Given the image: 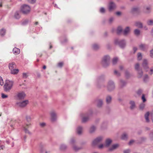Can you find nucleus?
<instances>
[{"label":"nucleus","mask_w":153,"mask_h":153,"mask_svg":"<svg viewBox=\"0 0 153 153\" xmlns=\"http://www.w3.org/2000/svg\"><path fill=\"white\" fill-rule=\"evenodd\" d=\"M13 82L8 80H6L4 85V90L6 91H9L12 88Z\"/></svg>","instance_id":"obj_1"},{"label":"nucleus","mask_w":153,"mask_h":153,"mask_svg":"<svg viewBox=\"0 0 153 153\" xmlns=\"http://www.w3.org/2000/svg\"><path fill=\"white\" fill-rule=\"evenodd\" d=\"M26 96V94L23 91H20L17 93L15 97L17 100H21L24 99Z\"/></svg>","instance_id":"obj_2"},{"label":"nucleus","mask_w":153,"mask_h":153,"mask_svg":"<svg viewBox=\"0 0 153 153\" xmlns=\"http://www.w3.org/2000/svg\"><path fill=\"white\" fill-rule=\"evenodd\" d=\"M21 10L24 14H27L30 13V8L28 5L25 4L22 6Z\"/></svg>","instance_id":"obj_3"},{"label":"nucleus","mask_w":153,"mask_h":153,"mask_svg":"<svg viewBox=\"0 0 153 153\" xmlns=\"http://www.w3.org/2000/svg\"><path fill=\"white\" fill-rule=\"evenodd\" d=\"M110 58L108 56H106L102 59V63L103 66L105 67L108 65L109 63Z\"/></svg>","instance_id":"obj_4"},{"label":"nucleus","mask_w":153,"mask_h":153,"mask_svg":"<svg viewBox=\"0 0 153 153\" xmlns=\"http://www.w3.org/2000/svg\"><path fill=\"white\" fill-rule=\"evenodd\" d=\"M28 103V100H25L21 102H16V104L19 107L23 108L26 106Z\"/></svg>","instance_id":"obj_5"},{"label":"nucleus","mask_w":153,"mask_h":153,"mask_svg":"<svg viewBox=\"0 0 153 153\" xmlns=\"http://www.w3.org/2000/svg\"><path fill=\"white\" fill-rule=\"evenodd\" d=\"M114 43L118 45L121 48H123L126 46V42L124 40L119 41L118 39H116L114 41Z\"/></svg>","instance_id":"obj_6"},{"label":"nucleus","mask_w":153,"mask_h":153,"mask_svg":"<svg viewBox=\"0 0 153 153\" xmlns=\"http://www.w3.org/2000/svg\"><path fill=\"white\" fill-rule=\"evenodd\" d=\"M140 65L138 63H136L135 65V69L138 71V77L140 78L142 76L143 72L141 70H139Z\"/></svg>","instance_id":"obj_7"},{"label":"nucleus","mask_w":153,"mask_h":153,"mask_svg":"<svg viewBox=\"0 0 153 153\" xmlns=\"http://www.w3.org/2000/svg\"><path fill=\"white\" fill-rule=\"evenodd\" d=\"M103 140V137H99L94 140L92 142L93 145H96L101 142Z\"/></svg>","instance_id":"obj_8"},{"label":"nucleus","mask_w":153,"mask_h":153,"mask_svg":"<svg viewBox=\"0 0 153 153\" xmlns=\"http://www.w3.org/2000/svg\"><path fill=\"white\" fill-rule=\"evenodd\" d=\"M75 141L74 139L71 140L70 142V144L72 146L73 150L75 151H77L81 149L80 147H78L75 144Z\"/></svg>","instance_id":"obj_9"},{"label":"nucleus","mask_w":153,"mask_h":153,"mask_svg":"<svg viewBox=\"0 0 153 153\" xmlns=\"http://www.w3.org/2000/svg\"><path fill=\"white\" fill-rule=\"evenodd\" d=\"M142 65L143 68L146 71H147L149 68V67L148 65V62L147 60L146 59H143Z\"/></svg>","instance_id":"obj_10"},{"label":"nucleus","mask_w":153,"mask_h":153,"mask_svg":"<svg viewBox=\"0 0 153 153\" xmlns=\"http://www.w3.org/2000/svg\"><path fill=\"white\" fill-rule=\"evenodd\" d=\"M114 85L112 81H109L108 84V90L111 91L114 88Z\"/></svg>","instance_id":"obj_11"},{"label":"nucleus","mask_w":153,"mask_h":153,"mask_svg":"<svg viewBox=\"0 0 153 153\" xmlns=\"http://www.w3.org/2000/svg\"><path fill=\"white\" fill-rule=\"evenodd\" d=\"M148 48V46L145 44H141L139 45V48L140 50L144 51Z\"/></svg>","instance_id":"obj_12"},{"label":"nucleus","mask_w":153,"mask_h":153,"mask_svg":"<svg viewBox=\"0 0 153 153\" xmlns=\"http://www.w3.org/2000/svg\"><path fill=\"white\" fill-rule=\"evenodd\" d=\"M51 120L52 121H55L56 118V115L55 112L52 111L51 113Z\"/></svg>","instance_id":"obj_13"},{"label":"nucleus","mask_w":153,"mask_h":153,"mask_svg":"<svg viewBox=\"0 0 153 153\" xmlns=\"http://www.w3.org/2000/svg\"><path fill=\"white\" fill-rule=\"evenodd\" d=\"M115 7V4L112 1H111L109 2L108 5V8L110 11L113 10Z\"/></svg>","instance_id":"obj_14"},{"label":"nucleus","mask_w":153,"mask_h":153,"mask_svg":"<svg viewBox=\"0 0 153 153\" xmlns=\"http://www.w3.org/2000/svg\"><path fill=\"white\" fill-rule=\"evenodd\" d=\"M16 63L14 62H11L9 63L8 64V67L10 70H12V69L13 68H16Z\"/></svg>","instance_id":"obj_15"},{"label":"nucleus","mask_w":153,"mask_h":153,"mask_svg":"<svg viewBox=\"0 0 153 153\" xmlns=\"http://www.w3.org/2000/svg\"><path fill=\"white\" fill-rule=\"evenodd\" d=\"M151 7L150 6H146L144 8V11L145 13H149L151 11Z\"/></svg>","instance_id":"obj_16"},{"label":"nucleus","mask_w":153,"mask_h":153,"mask_svg":"<svg viewBox=\"0 0 153 153\" xmlns=\"http://www.w3.org/2000/svg\"><path fill=\"white\" fill-rule=\"evenodd\" d=\"M119 145L117 144H114L109 148V151H112L117 148L119 147Z\"/></svg>","instance_id":"obj_17"},{"label":"nucleus","mask_w":153,"mask_h":153,"mask_svg":"<svg viewBox=\"0 0 153 153\" xmlns=\"http://www.w3.org/2000/svg\"><path fill=\"white\" fill-rule=\"evenodd\" d=\"M10 71L11 74L14 75L17 74L19 71L18 69L16 68H13Z\"/></svg>","instance_id":"obj_18"},{"label":"nucleus","mask_w":153,"mask_h":153,"mask_svg":"<svg viewBox=\"0 0 153 153\" xmlns=\"http://www.w3.org/2000/svg\"><path fill=\"white\" fill-rule=\"evenodd\" d=\"M30 125V123H29L28 124H26L25 126H23V129L25 131V132L27 133H28L29 134H30V132L29 131L27 128V127H28Z\"/></svg>","instance_id":"obj_19"},{"label":"nucleus","mask_w":153,"mask_h":153,"mask_svg":"<svg viewBox=\"0 0 153 153\" xmlns=\"http://www.w3.org/2000/svg\"><path fill=\"white\" fill-rule=\"evenodd\" d=\"M13 53L15 55L19 54L20 52V50L16 47L14 48L13 50Z\"/></svg>","instance_id":"obj_20"},{"label":"nucleus","mask_w":153,"mask_h":153,"mask_svg":"<svg viewBox=\"0 0 153 153\" xmlns=\"http://www.w3.org/2000/svg\"><path fill=\"white\" fill-rule=\"evenodd\" d=\"M112 140L110 139H107L105 141V147H108L111 144Z\"/></svg>","instance_id":"obj_21"},{"label":"nucleus","mask_w":153,"mask_h":153,"mask_svg":"<svg viewBox=\"0 0 153 153\" xmlns=\"http://www.w3.org/2000/svg\"><path fill=\"white\" fill-rule=\"evenodd\" d=\"M130 31V29L129 27H127L124 30L123 33L124 35H127L129 33Z\"/></svg>","instance_id":"obj_22"},{"label":"nucleus","mask_w":153,"mask_h":153,"mask_svg":"<svg viewBox=\"0 0 153 153\" xmlns=\"http://www.w3.org/2000/svg\"><path fill=\"white\" fill-rule=\"evenodd\" d=\"M134 25L138 27V28H141L143 27L142 23L139 22H135Z\"/></svg>","instance_id":"obj_23"},{"label":"nucleus","mask_w":153,"mask_h":153,"mask_svg":"<svg viewBox=\"0 0 153 153\" xmlns=\"http://www.w3.org/2000/svg\"><path fill=\"white\" fill-rule=\"evenodd\" d=\"M82 128L81 126H79L76 129V131L77 133L78 134H81L82 132Z\"/></svg>","instance_id":"obj_24"},{"label":"nucleus","mask_w":153,"mask_h":153,"mask_svg":"<svg viewBox=\"0 0 153 153\" xmlns=\"http://www.w3.org/2000/svg\"><path fill=\"white\" fill-rule=\"evenodd\" d=\"M82 117V122L83 123L87 121L89 119V117H88L86 116H83L82 115H81Z\"/></svg>","instance_id":"obj_25"},{"label":"nucleus","mask_w":153,"mask_h":153,"mask_svg":"<svg viewBox=\"0 0 153 153\" xmlns=\"http://www.w3.org/2000/svg\"><path fill=\"white\" fill-rule=\"evenodd\" d=\"M96 102L97 103V106L99 107L101 106L102 104V101L101 100H97Z\"/></svg>","instance_id":"obj_26"},{"label":"nucleus","mask_w":153,"mask_h":153,"mask_svg":"<svg viewBox=\"0 0 153 153\" xmlns=\"http://www.w3.org/2000/svg\"><path fill=\"white\" fill-rule=\"evenodd\" d=\"M149 113L148 112H147L145 115V118L147 122H149Z\"/></svg>","instance_id":"obj_27"},{"label":"nucleus","mask_w":153,"mask_h":153,"mask_svg":"<svg viewBox=\"0 0 153 153\" xmlns=\"http://www.w3.org/2000/svg\"><path fill=\"white\" fill-rule=\"evenodd\" d=\"M14 17L16 19H19L20 17V16L19 14V12H16L14 15Z\"/></svg>","instance_id":"obj_28"},{"label":"nucleus","mask_w":153,"mask_h":153,"mask_svg":"<svg viewBox=\"0 0 153 153\" xmlns=\"http://www.w3.org/2000/svg\"><path fill=\"white\" fill-rule=\"evenodd\" d=\"M134 33L135 35L138 36L140 34V31L138 29H136L134 31Z\"/></svg>","instance_id":"obj_29"},{"label":"nucleus","mask_w":153,"mask_h":153,"mask_svg":"<svg viewBox=\"0 0 153 153\" xmlns=\"http://www.w3.org/2000/svg\"><path fill=\"white\" fill-rule=\"evenodd\" d=\"M147 24L149 25H153V19H149L147 20Z\"/></svg>","instance_id":"obj_30"},{"label":"nucleus","mask_w":153,"mask_h":153,"mask_svg":"<svg viewBox=\"0 0 153 153\" xmlns=\"http://www.w3.org/2000/svg\"><path fill=\"white\" fill-rule=\"evenodd\" d=\"M142 58V55L140 53H138L137 55V59L138 60H140Z\"/></svg>","instance_id":"obj_31"},{"label":"nucleus","mask_w":153,"mask_h":153,"mask_svg":"<svg viewBox=\"0 0 153 153\" xmlns=\"http://www.w3.org/2000/svg\"><path fill=\"white\" fill-rule=\"evenodd\" d=\"M130 104L131 105L130 108L131 109H133L135 107V104L134 101H131L130 102Z\"/></svg>","instance_id":"obj_32"},{"label":"nucleus","mask_w":153,"mask_h":153,"mask_svg":"<svg viewBox=\"0 0 153 153\" xmlns=\"http://www.w3.org/2000/svg\"><path fill=\"white\" fill-rule=\"evenodd\" d=\"M122 31V28L121 27H119L117 29V33L119 34Z\"/></svg>","instance_id":"obj_33"},{"label":"nucleus","mask_w":153,"mask_h":153,"mask_svg":"<svg viewBox=\"0 0 153 153\" xmlns=\"http://www.w3.org/2000/svg\"><path fill=\"white\" fill-rule=\"evenodd\" d=\"M118 60V59L117 57H115L113 58L112 60V63L113 65H115Z\"/></svg>","instance_id":"obj_34"},{"label":"nucleus","mask_w":153,"mask_h":153,"mask_svg":"<svg viewBox=\"0 0 153 153\" xmlns=\"http://www.w3.org/2000/svg\"><path fill=\"white\" fill-rule=\"evenodd\" d=\"M121 138L123 140H125L127 138V135L126 133H124L122 135L121 137Z\"/></svg>","instance_id":"obj_35"},{"label":"nucleus","mask_w":153,"mask_h":153,"mask_svg":"<svg viewBox=\"0 0 153 153\" xmlns=\"http://www.w3.org/2000/svg\"><path fill=\"white\" fill-rule=\"evenodd\" d=\"M96 128L94 126L91 127L90 129V132L91 133L93 132L95 130Z\"/></svg>","instance_id":"obj_36"},{"label":"nucleus","mask_w":153,"mask_h":153,"mask_svg":"<svg viewBox=\"0 0 153 153\" xmlns=\"http://www.w3.org/2000/svg\"><path fill=\"white\" fill-rule=\"evenodd\" d=\"M5 33V30L2 29L0 30V34L1 36L4 35Z\"/></svg>","instance_id":"obj_37"},{"label":"nucleus","mask_w":153,"mask_h":153,"mask_svg":"<svg viewBox=\"0 0 153 153\" xmlns=\"http://www.w3.org/2000/svg\"><path fill=\"white\" fill-rule=\"evenodd\" d=\"M111 97L110 96L107 97L106 98V102L107 103H109L111 100Z\"/></svg>","instance_id":"obj_38"},{"label":"nucleus","mask_w":153,"mask_h":153,"mask_svg":"<svg viewBox=\"0 0 153 153\" xmlns=\"http://www.w3.org/2000/svg\"><path fill=\"white\" fill-rule=\"evenodd\" d=\"M139 10V8L137 7H133L131 10V11L132 12H137Z\"/></svg>","instance_id":"obj_39"},{"label":"nucleus","mask_w":153,"mask_h":153,"mask_svg":"<svg viewBox=\"0 0 153 153\" xmlns=\"http://www.w3.org/2000/svg\"><path fill=\"white\" fill-rule=\"evenodd\" d=\"M28 22L29 21L28 20L25 19L22 22V24L23 25H25L28 23Z\"/></svg>","instance_id":"obj_40"},{"label":"nucleus","mask_w":153,"mask_h":153,"mask_svg":"<svg viewBox=\"0 0 153 153\" xmlns=\"http://www.w3.org/2000/svg\"><path fill=\"white\" fill-rule=\"evenodd\" d=\"M66 148V146L63 144H62L61 145L60 147V149L61 150H63L65 149Z\"/></svg>","instance_id":"obj_41"},{"label":"nucleus","mask_w":153,"mask_h":153,"mask_svg":"<svg viewBox=\"0 0 153 153\" xmlns=\"http://www.w3.org/2000/svg\"><path fill=\"white\" fill-rule=\"evenodd\" d=\"M1 97L3 99H5L7 98L8 97L7 95L3 93H2L1 94Z\"/></svg>","instance_id":"obj_42"},{"label":"nucleus","mask_w":153,"mask_h":153,"mask_svg":"<svg viewBox=\"0 0 153 153\" xmlns=\"http://www.w3.org/2000/svg\"><path fill=\"white\" fill-rule=\"evenodd\" d=\"M149 78V77L148 75H145L143 77V80L144 81H146Z\"/></svg>","instance_id":"obj_43"},{"label":"nucleus","mask_w":153,"mask_h":153,"mask_svg":"<svg viewBox=\"0 0 153 153\" xmlns=\"http://www.w3.org/2000/svg\"><path fill=\"white\" fill-rule=\"evenodd\" d=\"M105 147V144H101L98 146V148L100 149H102Z\"/></svg>","instance_id":"obj_44"},{"label":"nucleus","mask_w":153,"mask_h":153,"mask_svg":"<svg viewBox=\"0 0 153 153\" xmlns=\"http://www.w3.org/2000/svg\"><path fill=\"white\" fill-rule=\"evenodd\" d=\"M99 48V46L97 44H94L93 46V48L95 50H96L98 49Z\"/></svg>","instance_id":"obj_45"},{"label":"nucleus","mask_w":153,"mask_h":153,"mask_svg":"<svg viewBox=\"0 0 153 153\" xmlns=\"http://www.w3.org/2000/svg\"><path fill=\"white\" fill-rule=\"evenodd\" d=\"M145 104L144 103L141 104L140 105V109L142 110L145 107Z\"/></svg>","instance_id":"obj_46"},{"label":"nucleus","mask_w":153,"mask_h":153,"mask_svg":"<svg viewBox=\"0 0 153 153\" xmlns=\"http://www.w3.org/2000/svg\"><path fill=\"white\" fill-rule=\"evenodd\" d=\"M0 84L2 85L4 84V82L2 77L0 76Z\"/></svg>","instance_id":"obj_47"},{"label":"nucleus","mask_w":153,"mask_h":153,"mask_svg":"<svg viewBox=\"0 0 153 153\" xmlns=\"http://www.w3.org/2000/svg\"><path fill=\"white\" fill-rule=\"evenodd\" d=\"M63 64V62H60L58 63V66L59 67H62V66Z\"/></svg>","instance_id":"obj_48"},{"label":"nucleus","mask_w":153,"mask_h":153,"mask_svg":"<svg viewBox=\"0 0 153 153\" xmlns=\"http://www.w3.org/2000/svg\"><path fill=\"white\" fill-rule=\"evenodd\" d=\"M150 56L151 57L153 58V49L150 51Z\"/></svg>","instance_id":"obj_49"},{"label":"nucleus","mask_w":153,"mask_h":153,"mask_svg":"<svg viewBox=\"0 0 153 153\" xmlns=\"http://www.w3.org/2000/svg\"><path fill=\"white\" fill-rule=\"evenodd\" d=\"M100 12L101 13H104L105 12V10L103 7H101L100 9Z\"/></svg>","instance_id":"obj_50"},{"label":"nucleus","mask_w":153,"mask_h":153,"mask_svg":"<svg viewBox=\"0 0 153 153\" xmlns=\"http://www.w3.org/2000/svg\"><path fill=\"white\" fill-rule=\"evenodd\" d=\"M30 3L33 4L35 2L36 0H27Z\"/></svg>","instance_id":"obj_51"},{"label":"nucleus","mask_w":153,"mask_h":153,"mask_svg":"<svg viewBox=\"0 0 153 153\" xmlns=\"http://www.w3.org/2000/svg\"><path fill=\"white\" fill-rule=\"evenodd\" d=\"M40 126L42 127H44L46 125V124L44 123H40Z\"/></svg>","instance_id":"obj_52"},{"label":"nucleus","mask_w":153,"mask_h":153,"mask_svg":"<svg viewBox=\"0 0 153 153\" xmlns=\"http://www.w3.org/2000/svg\"><path fill=\"white\" fill-rule=\"evenodd\" d=\"M142 99L143 100V102H144L146 101V99L145 97V95L144 94H143L142 95Z\"/></svg>","instance_id":"obj_53"},{"label":"nucleus","mask_w":153,"mask_h":153,"mask_svg":"<svg viewBox=\"0 0 153 153\" xmlns=\"http://www.w3.org/2000/svg\"><path fill=\"white\" fill-rule=\"evenodd\" d=\"M28 76L27 73H23V77L24 78H26Z\"/></svg>","instance_id":"obj_54"},{"label":"nucleus","mask_w":153,"mask_h":153,"mask_svg":"<svg viewBox=\"0 0 153 153\" xmlns=\"http://www.w3.org/2000/svg\"><path fill=\"white\" fill-rule=\"evenodd\" d=\"M142 93V91L141 90H139L137 92V94L138 95H140Z\"/></svg>","instance_id":"obj_55"},{"label":"nucleus","mask_w":153,"mask_h":153,"mask_svg":"<svg viewBox=\"0 0 153 153\" xmlns=\"http://www.w3.org/2000/svg\"><path fill=\"white\" fill-rule=\"evenodd\" d=\"M27 121L28 122L30 121L31 120L30 117L29 116H27L26 117Z\"/></svg>","instance_id":"obj_56"},{"label":"nucleus","mask_w":153,"mask_h":153,"mask_svg":"<svg viewBox=\"0 0 153 153\" xmlns=\"http://www.w3.org/2000/svg\"><path fill=\"white\" fill-rule=\"evenodd\" d=\"M114 73L115 75H117V76H119L120 75V73L116 70L114 71Z\"/></svg>","instance_id":"obj_57"},{"label":"nucleus","mask_w":153,"mask_h":153,"mask_svg":"<svg viewBox=\"0 0 153 153\" xmlns=\"http://www.w3.org/2000/svg\"><path fill=\"white\" fill-rule=\"evenodd\" d=\"M130 151L129 149H127L124 151V153H129Z\"/></svg>","instance_id":"obj_58"},{"label":"nucleus","mask_w":153,"mask_h":153,"mask_svg":"<svg viewBox=\"0 0 153 153\" xmlns=\"http://www.w3.org/2000/svg\"><path fill=\"white\" fill-rule=\"evenodd\" d=\"M114 18L112 17L111 18L109 19V22L110 23H111L113 21Z\"/></svg>","instance_id":"obj_59"},{"label":"nucleus","mask_w":153,"mask_h":153,"mask_svg":"<svg viewBox=\"0 0 153 153\" xmlns=\"http://www.w3.org/2000/svg\"><path fill=\"white\" fill-rule=\"evenodd\" d=\"M150 116L152 117V122H153V111L150 114Z\"/></svg>","instance_id":"obj_60"},{"label":"nucleus","mask_w":153,"mask_h":153,"mask_svg":"<svg viewBox=\"0 0 153 153\" xmlns=\"http://www.w3.org/2000/svg\"><path fill=\"white\" fill-rule=\"evenodd\" d=\"M150 71L151 72V74H153V67H152L150 69Z\"/></svg>","instance_id":"obj_61"},{"label":"nucleus","mask_w":153,"mask_h":153,"mask_svg":"<svg viewBox=\"0 0 153 153\" xmlns=\"http://www.w3.org/2000/svg\"><path fill=\"white\" fill-rule=\"evenodd\" d=\"M134 140H131V141H130V142H129V145H131V144L133 143H134Z\"/></svg>","instance_id":"obj_62"},{"label":"nucleus","mask_w":153,"mask_h":153,"mask_svg":"<svg viewBox=\"0 0 153 153\" xmlns=\"http://www.w3.org/2000/svg\"><path fill=\"white\" fill-rule=\"evenodd\" d=\"M137 48L136 47H134L133 48V51H134V53H135L136 51L137 50Z\"/></svg>","instance_id":"obj_63"},{"label":"nucleus","mask_w":153,"mask_h":153,"mask_svg":"<svg viewBox=\"0 0 153 153\" xmlns=\"http://www.w3.org/2000/svg\"><path fill=\"white\" fill-rule=\"evenodd\" d=\"M4 148V145H1L0 146V148L1 149H3Z\"/></svg>","instance_id":"obj_64"}]
</instances>
